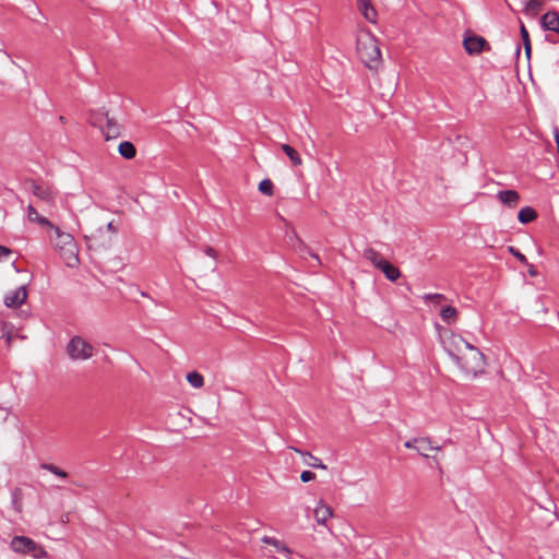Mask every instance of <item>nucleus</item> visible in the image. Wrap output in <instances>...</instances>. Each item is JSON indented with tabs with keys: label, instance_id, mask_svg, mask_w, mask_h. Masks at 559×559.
<instances>
[{
	"label": "nucleus",
	"instance_id": "1",
	"mask_svg": "<svg viewBox=\"0 0 559 559\" xmlns=\"http://www.w3.org/2000/svg\"><path fill=\"white\" fill-rule=\"evenodd\" d=\"M443 346L455 364L468 376H477L485 366L483 353L461 335L450 333L442 338Z\"/></svg>",
	"mask_w": 559,
	"mask_h": 559
},
{
	"label": "nucleus",
	"instance_id": "2",
	"mask_svg": "<svg viewBox=\"0 0 559 559\" xmlns=\"http://www.w3.org/2000/svg\"><path fill=\"white\" fill-rule=\"evenodd\" d=\"M357 52L360 60L371 70H377L382 62L377 37L369 29H360L357 34Z\"/></svg>",
	"mask_w": 559,
	"mask_h": 559
},
{
	"label": "nucleus",
	"instance_id": "3",
	"mask_svg": "<svg viewBox=\"0 0 559 559\" xmlns=\"http://www.w3.org/2000/svg\"><path fill=\"white\" fill-rule=\"evenodd\" d=\"M55 237H51V243L55 250L59 253L68 267H78L80 264L79 249L74 237L60 230L59 227L53 229Z\"/></svg>",
	"mask_w": 559,
	"mask_h": 559
},
{
	"label": "nucleus",
	"instance_id": "4",
	"mask_svg": "<svg viewBox=\"0 0 559 559\" xmlns=\"http://www.w3.org/2000/svg\"><path fill=\"white\" fill-rule=\"evenodd\" d=\"M11 548L15 552L31 555L35 559L47 557V551L33 539L26 536H15L11 540Z\"/></svg>",
	"mask_w": 559,
	"mask_h": 559
},
{
	"label": "nucleus",
	"instance_id": "5",
	"mask_svg": "<svg viewBox=\"0 0 559 559\" xmlns=\"http://www.w3.org/2000/svg\"><path fill=\"white\" fill-rule=\"evenodd\" d=\"M67 354L73 360H87L94 355V347L81 336H73L67 345Z\"/></svg>",
	"mask_w": 559,
	"mask_h": 559
},
{
	"label": "nucleus",
	"instance_id": "6",
	"mask_svg": "<svg viewBox=\"0 0 559 559\" xmlns=\"http://www.w3.org/2000/svg\"><path fill=\"white\" fill-rule=\"evenodd\" d=\"M28 189L41 202L48 206H53L56 203L57 189L47 182L29 180L27 181Z\"/></svg>",
	"mask_w": 559,
	"mask_h": 559
},
{
	"label": "nucleus",
	"instance_id": "7",
	"mask_svg": "<svg viewBox=\"0 0 559 559\" xmlns=\"http://www.w3.org/2000/svg\"><path fill=\"white\" fill-rule=\"evenodd\" d=\"M463 46L466 52L469 55H477L484 50L490 49L487 40L484 37L477 35H469L465 37L463 40Z\"/></svg>",
	"mask_w": 559,
	"mask_h": 559
},
{
	"label": "nucleus",
	"instance_id": "8",
	"mask_svg": "<svg viewBox=\"0 0 559 559\" xmlns=\"http://www.w3.org/2000/svg\"><path fill=\"white\" fill-rule=\"evenodd\" d=\"M27 299L26 286H21L15 290L9 292L4 297V304L9 308H19Z\"/></svg>",
	"mask_w": 559,
	"mask_h": 559
},
{
	"label": "nucleus",
	"instance_id": "9",
	"mask_svg": "<svg viewBox=\"0 0 559 559\" xmlns=\"http://www.w3.org/2000/svg\"><path fill=\"white\" fill-rule=\"evenodd\" d=\"M104 117L106 119V126L102 127V131L105 139L108 141L120 136L122 133V126L115 118L109 117L107 112L104 114Z\"/></svg>",
	"mask_w": 559,
	"mask_h": 559
},
{
	"label": "nucleus",
	"instance_id": "10",
	"mask_svg": "<svg viewBox=\"0 0 559 559\" xmlns=\"http://www.w3.org/2000/svg\"><path fill=\"white\" fill-rule=\"evenodd\" d=\"M540 24L546 31L559 34V13L556 11L545 13L540 19Z\"/></svg>",
	"mask_w": 559,
	"mask_h": 559
},
{
	"label": "nucleus",
	"instance_id": "11",
	"mask_svg": "<svg viewBox=\"0 0 559 559\" xmlns=\"http://www.w3.org/2000/svg\"><path fill=\"white\" fill-rule=\"evenodd\" d=\"M314 519L318 524H325L333 516V510L323 501H319L313 511Z\"/></svg>",
	"mask_w": 559,
	"mask_h": 559
},
{
	"label": "nucleus",
	"instance_id": "12",
	"mask_svg": "<svg viewBox=\"0 0 559 559\" xmlns=\"http://www.w3.org/2000/svg\"><path fill=\"white\" fill-rule=\"evenodd\" d=\"M357 7L359 12L364 15V17L370 23L377 22L378 13L370 0H357Z\"/></svg>",
	"mask_w": 559,
	"mask_h": 559
},
{
	"label": "nucleus",
	"instance_id": "13",
	"mask_svg": "<svg viewBox=\"0 0 559 559\" xmlns=\"http://www.w3.org/2000/svg\"><path fill=\"white\" fill-rule=\"evenodd\" d=\"M290 450H294L296 453L300 454L305 459V463L313 468H319L325 471L328 466L321 462V460L314 455H312L308 451H302L295 447H289Z\"/></svg>",
	"mask_w": 559,
	"mask_h": 559
},
{
	"label": "nucleus",
	"instance_id": "14",
	"mask_svg": "<svg viewBox=\"0 0 559 559\" xmlns=\"http://www.w3.org/2000/svg\"><path fill=\"white\" fill-rule=\"evenodd\" d=\"M497 198L501 203L510 207L516 206L520 201V195L515 190L499 191Z\"/></svg>",
	"mask_w": 559,
	"mask_h": 559
},
{
	"label": "nucleus",
	"instance_id": "15",
	"mask_svg": "<svg viewBox=\"0 0 559 559\" xmlns=\"http://www.w3.org/2000/svg\"><path fill=\"white\" fill-rule=\"evenodd\" d=\"M27 218L31 222L37 223L41 226L49 227L50 229H53L56 227L46 217L40 216L37 210L31 204L27 207Z\"/></svg>",
	"mask_w": 559,
	"mask_h": 559
},
{
	"label": "nucleus",
	"instance_id": "16",
	"mask_svg": "<svg viewBox=\"0 0 559 559\" xmlns=\"http://www.w3.org/2000/svg\"><path fill=\"white\" fill-rule=\"evenodd\" d=\"M440 450V447H433L429 438H418L416 451L424 457H429V451Z\"/></svg>",
	"mask_w": 559,
	"mask_h": 559
},
{
	"label": "nucleus",
	"instance_id": "17",
	"mask_svg": "<svg viewBox=\"0 0 559 559\" xmlns=\"http://www.w3.org/2000/svg\"><path fill=\"white\" fill-rule=\"evenodd\" d=\"M262 542L264 544H269V545L273 546L275 551L283 552L287 557H289L292 555V550L281 539H277L275 537L264 536L262 538Z\"/></svg>",
	"mask_w": 559,
	"mask_h": 559
},
{
	"label": "nucleus",
	"instance_id": "18",
	"mask_svg": "<svg viewBox=\"0 0 559 559\" xmlns=\"http://www.w3.org/2000/svg\"><path fill=\"white\" fill-rule=\"evenodd\" d=\"M362 257L370 261L377 269L380 267V265H382V263H384L386 260H384L382 258V255L377 251L374 250L373 248H366L362 252Z\"/></svg>",
	"mask_w": 559,
	"mask_h": 559
},
{
	"label": "nucleus",
	"instance_id": "19",
	"mask_svg": "<svg viewBox=\"0 0 559 559\" xmlns=\"http://www.w3.org/2000/svg\"><path fill=\"white\" fill-rule=\"evenodd\" d=\"M379 270H381L385 277L391 282H395L401 276V271L388 261L382 263Z\"/></svg>",
	"mask_w": 559,
	"mask_h": 559
},
{
	"label": "nucleus",
	"instance_id": "20",
	"mask_svg": "<svg viewBox=\"0 0 559 559\" xmlns=\"http://www.w3.org/2000/svg\"><path fill=\"white\" fill-rule=\"evenodd\" d=\"M119 154L126 159H132L136 155V148L133 143L123 141L118 146Z\"/></svg>",
	"mask_w": 559,
	"mask_h": 559
},
{
	"label": "nucleus",
	"instance_id": "21",
	"mask_svg": "<svg viewBox=\"0 0 559 559\" xmlns=\"http://www.w3.org/2000/svg\"><path fill=\"white\" fill-rule=\"evenodd\" d=\"M282 151L287 155L293 166H300L302 164V159L299 153L288 144L281 145Z\"/></svg>",
	"mask_w": 559,
	"mask_h": 559
},
{
	"label": "nucleus",
	"instance_id": "22",
	"mask_svg": "<svg viewBox=\"0 0 559 559\" xmlns=\"http://www.w3.org/2000/svg\"><path fill=\"white\" fill-rule=\"evenodd\" d=\"M544 4V0H527L524 7V13L530 16H536Z\"/></svg>",
	"mask_w": 559,
	"mask_h": 559
},
{
	"label": "nucleus",
	"instance_id": "23",
	"mask_svg": "<svg viewBox=\"0 0 559 559\" xmlns=\"http://www.w3.org/2000/svg\"><path fill=\"white\" fill-rule=\"evenodd\" d=\"M537 217V213L534 209L525 206L519 211L518 218L522 224L533 222Z\"/></svg>",
	"mask_w": 559,
	"mask_h": 559
},
{
	"label": "nucleus",
	"instance_id": "24",
	"mask_svg": "<svg viewBox=\"0 0 559 559\" xmlns=\"http://www.w3.org/2000/svg\"><path fill=\"white\" fill-rule=\"evenodd\" d=\"M440 317L443 322L451 324L452 322H454L456 320L457 311L452 306H445L441 309Z\"/></svg>",
	"mask_w": 559,
	"mask_h": 559
},
{
	"label": "nucleus",
	"instance_id": "25",
	"mask_svg": "<svg viewBox=\"0 0 559 559\" xmlns=\"http://www.w3.org/2000/svg\"><path fill=\"white\" fill-rule=\"evenodd\" d=\"M12 504L15 511L21 512L23 508V490L19 487L14 488L11 493Z\"/></svg>",
	"mask_w": 559,
	"mask_h": 559
},
{
	"label": "nucleus",
	"instance_id": "26",
	"mask_svg": "<svg viewBox=\"0 0 559 559\" xmlns=\"http://www.w3.org/2000/svg\"><path fill=\"white\" fill-rule=\"evenodd\" d=\"M14 326L10 322H2L1 324V332H2V338L5 340L7 345L10 347L14 337Z\"/></svg>",
	"mask_w": 559,
	"mask_h": 559
},
{
	"label": "nucleus",
	"instance_id": "27",
	"mask_svg": "<svg viewBox=\"0 0 559 559\" xmlns=\"http://www.w3.org/2000/svg\"><path fill=\"white\" fill-rule=\"evenodd\" d=\"M520 32H521V37H522V41H523L524 49H525V55H526L527 59H530L531 55H532V44H531L530 34L523 23H521Z\"/></svg>",
	"mask_w": 559,
	"mask_h": 559
},
{
	"label": "nucleus",
	"instance_id": "28",
	"mask_svg": "<svg viewBox=\"0 0 559 559\" xmlns=\"http://www.w3.org/2000/svg\"><path fill=\"white\" fill-rule=\"evenodd\" d=\"M187 381L190 383L191 386L195 389H200L204 385V378L198 371L189 372L187 374Z\"/></svg>",
	"mask_w": 559,
	"mask_h": 559
},
{
	"label": "nucleus",
	"instance_id": "29",
	"mask_svg": "<svg viewBox=\"0 0 559 559\" xmlns=\"http://www.w3.org/2000/svg\"><path fill=\"white\" fill-rule=\"evenodd\" d=\"M40 468L48 471V472L52 473L53 475H56L57 477L62 478V479L68 477V473L66 471H63L62 468H60L59 466H57L52 463H41Z\"/></svg>",
	"mask_w": 559,
	"mask_h": 559
},
{
	"label": "nucleus",
	"instance_id": "30",
	"mask_svg": "<svg viewBox=\"0 0 559 559\" xmlns=\"http://www.w3.org/2000/svg\"><path fill=\"white\" fill-rule=\"evenodd\" d=\"M258 189L264 195L272 197L274 194V185L270 179L260 181Z\"/></svg>",
	"mask_w": 559,
	"mask_h": 559
},
{
	"label": "nucleus",
	"instance_id": "31",
	"mask_svg": "<svg viewBox=\"0 0 559 559\" xmlns=\"http://www.w3.org/2000/svg\"><path fill=\"white\" fill-rule=\"evenodd\" d=\"M423 298L427 302H435V304H440L443 300H445V296L442 294H426Z\"/></svg>",
	"mask_w": 559,
	"mask_h": 559
},
{
	"label": "nucleus",
	"instance_id": "32",
	"mask_svg": "<svg viewBox=\"0 0 559 559\" xmlns=\"http://www.w3.org/2000/svg\"><path fill=\"white\" fill-rule=\"evenodd\" d=\"M509 251L523 264L528 265L526 257L521 253L518 249L510 247Z\"/></svg>",
	"mask_w": 559,
	"mask_h": 559
},
{
	"label": "nucleus",
	"instance_id": "33",
	"mask_svg": "<svg viewBox=\"0 0 559 559\" xmlns=\"http://www.w3.org/2000/svg\"><path fill=\"white\" fill-rule=\"evenodd\" d=\"M316 478V474L311 471H304L300 475V479L302 483L311 481Z\"/></svg>",
	"mask_w": 559,
	"mask_h": 559
},
{
	"label": "nucleus",
	"instance_id": "34",
	"mask_svg": "<svg viewBox=\"0 0 559 559\" xmlns=\"http://www.w3.org/2000/svg\"><path fill=\"white\" fill-rule=\"evenodd\" d=\"M29 14H32V15H33V17H32V19H33L34 21H36V22L40 23V21H39L36 16H37V15H38V16H41L43 14H41L40 9H39L36 4H32V5H31Z\"/></svg>",
	"mask_w": 559,
	"mask_h": 559
},
{
	"label": "nucleus",
	"instance_id": "35",
	"mask_svg": "<svg viewBox=\"0 0 559 559\" xmlns=\"http://www.w3.org/2000/svg\"><path fill=\"white\" fill-rule=\"evenodd\" d=\"M11 253H12V250L10 248L0 246V260L10 257Z\"/></svg>",
	"mask_w": 559,
	"mask_h": 559
},
{
	"label": "nucleus",
	"instance_id": "36",
	"mask_svg": "<svg viewBox=\"0 0 559 559\" xmlns=\"http://www.w3.org/2000/svg\"><path fill=\"white\" fill-rule=\"evenodd\" d=\"M204 253L206 255L211 257V258H214V259L217 257V251L214 248L210 247V246H206L204 248Z\"/></svg>",
	"mask_w": 559,
	"mask_h": 559
},
{
	"label": "nucleus",
	"instance_id": "37",
	"mask_svg": "<svg viewBox=\"0 0 559 559\" xmlns=\"http://www.w3.org/2000/svg\"><path fill=\"white\" fill-rule=\"evenodd\" d=\"M417 440L418 438H414L412 440H408L404 443V447L407 448V449H414L416 450V445H417Z\"/></svg>",
	"mask_w": 559,
	"mask_h": 559
},
{
	"label": "nucleus",
	"instance_id": "38",
	"mask_svg": "<svg viewBox=\"0 0 559 559\" xmlns=\"http://www.w3.org/2000/svg\"><path fill=\"white\" fill-rule=\"evenodd\" d=\"M528 274H530L531 276H536V275H537V270H536V269H535V266H534V265H532V264H528Z\"/></svg>",
	"mask_w": 559,
	"mask_h": 559
},
{
	"label": "nucleus",
	"instance_id": "39",
	"mask_svg": "<svg viewBox=\"0 0 559 559\" xmlns=\"http://www.w3.org/2000/svg\"><path fill=\"white\" fill-rule=\"evenodd\" d=\"M293 235L294 237L298 240V242L305 247V245L302 243V241L297 237V234L295 231H293Z\"/></svg>",
	"mask_w": 559,
	"mask_h": 559
},
{
	"label": "nucleus",
	"instance_id": "40",
	"mask_svg": "<svg viewBox=\"0 0 559 559\" xmlns=\"http://www.w3.org/2000/svg\"><path fill=\"white\" fill-rule=\"evenodd\" d=\"M59 121H60L61 123H66V122H67V119H66V117L60 116V117H59Z\"/></svg>",
	"mask_w": 559,
	"mask_h": 559
},
{
	"label": "nucleus",
	"instance_id": "41",
	"mask_svg": "<svg viewBox=\"0 0 559 559\" xmlns=\"http://www.w3.org/2000/svg\"><path fill=\"white\" fill-rule=\"evenodd\" d=\"M107 228H108L109 230L115 231V228H114V226H112V223H108Z\"/></svg>",
	"mask_w": 559,
	"mask_h": 559
},
{
	"label": "nucleus",
	"instance_id": "42",
	"mask_svg": "<svg viewBox=\"0 0 559 559\" xmlns=\"http://www.w3.org/2000/svg\"><path fill=\"white\" fill-rule=\"evenodd\" d=\"M312 257H313L317 261H319V257H318L317 254H312Z\"/></svg>",
	"mask_w": 559,
	"mask_h": 559
}]
</instances>
